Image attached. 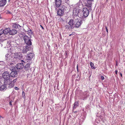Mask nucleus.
I'll return each mask as SVG.
<instances>
[{"label":"nucleus","instance_id":"nucleus-19","mask_svg":"<svg viewBox=\"0 0 125 125\" xmlns=\"http://www.w3.org/2000/svg\"><path fill=\"white\" fill-rule=\"evenodd\" d=\"M78 102H76L74 103L73 105V108L75 109L78 106Z\"/></svg>","mask_w":125,"mask_h":125},{"label":"nucleus","instance_id":"nucleus-24","mask_svg":"<svg viewBox=\"0 0 125 125\" xmlns=\"http://www.w3.org/2000/svg\"><path fill=\"white\" fill-rule=\"evenodd\" d=\"M22 95L23 96H25V93L24 91H23L22 92Z\"/></svg>","mask_w":125,"mask_h":125},{"label":"nucleus","instance_id":"nucleus-28","mask_svg":"<svg viewBox=\"0 0 125 125\" xmlns=\"http://www.w3.org/2000/svg\"><path fill=\"white\" fill-rule=\"evenodd\" d=\"M77 70L78 72H79V70H78V66L77 65Z\"/></svg>","mask_w":125,"mask_h":125},{"label":"nucleus","instance_id":"nucleus-21","mask_svg":"<svg viewBox=\"0 0 125 125\" xmlns=\"http://www.w3.org/2000/svg\"><path fill=\"white\" fill-rule=\"evenodd\" d=\"M10 70L12 71H16L15 67L12 66L10 68Z\"/></svg>","mask_w":125,"mask_h":125},{"label":"nucleus","instance_id":"nucleus-27","mask_svg":"<svg viewBox=\"0 0 125 125\" xmlns=\"http://www.w3.org/2000/svg\"><path fill=\"white\" fill-rule=\"evenodd\" d=\"M101 78L102 80H104V77L103 76H101Z\"/></svg>","mask_w":125,"mask_h":125},{"label":"nucleus","instance_id":"nucleus-14","mask_svg":"<svg viewBox=\"0 0 125 125\" xmlns=\"http://www.w3.org/2000/svg\"><path fill=\"white\" fill-rule=\"evenodd\" d=\"M29 48L28 46H26L24 48L23 50V52L24 53H26L29 51Z\"/></svg>","mask_w":125,"mask_h":125},{"label":"nucleus","instance_id":"nucleus-20","mask_svg":"<svg viewBox=\"0 0 125 125\" xmlns=\"http://www.w3.org/2000/svg\"><path fill=\"white\" fill-rule=\"evenodd\" d=\"M90 65L92 69H95V68L94 67V64L92 62H91L90 63Z\"/></svg>","mask_w":125,"mask_h":125},{"label":"nucleus","instance_id":"nucleus-13","mask_svg":"<svg viewBox=\"0 0 125 125\" xmlns=\"http://www.w3.org/2000/svg\"><path fill=\"white\" fill-rule=\"evenodd\" d=\"M92 4V2L87 1V3L85 5L88 7L91 8Z\"/></svg>","mask_w":125,"mask_h":125},{"label":"nucleus","instance_id":"nucleus-9","mask_svg":"<svg viewBox=\"0 0 125 125\" xmlns=\"http://www.w3.org/2000/svg\"><path fill=\"white\" fill-rule=\"evenodd\" d=\"M64 12V8H62L61 9H59L57 11L58 15L60 16L62 15L63 14Z\"/></svg>","mask_w":125,"mask_h":125},{"label":"nucleus","instance_id":"nucleus-39","mask_svg":"<svg viewBox=\"0 0 125 125\" xmlns=\"http://www.w3.org/2000/svg\"><path fill=\"white\" fill-rule=\"evenodd\" d=\"M1 117V116H0V119Z\"/></svg>","mask_w":125,"mask_h":125},{"label":"nucleus","instance_id":"nucleus-17","mask_svg":"<svg viewBox=\"0 0 125 125\" xmlns=\"http://www.w3.org/2000/svg\"><path fill=\"white\" fill-rule=\"evenodd\" d=\"M30 64L29 63L26 64L24 67V69L26 70H28L30 68Z\"/></svg>","mask_w":125,"mask_h":125},{"label":"nucleus","instance_id":"nucleus-31","mask_svg":"<svg viewBox=\"0 0 125 125\" xmlns=\"http://www.w3.org/2000/svg\"><path fill=\"white\" fill-rule=\"evenodd\" d=\"M40 26L42 28V29H43V30L44 29V28L43 27V26L42 25H40Z\"/></svg>","mask_w":125,"mask_h":125},{"label":"nucleus","instance_id":"nucleus-7","mask_svg":"<svg viewBox=\"0 0 125 125\" xmlns=\"http://www.w3.org/2000/svg\"><path fill=\"white\" fill-rule=\"evenodd\" d=\"M34 55L33 53H31L28 54L26 57V60L27 62L28 60H31L33 58Z\"/></svg>","mask_w":125,"mask_h":125},{"label":"nucleus","instance_id":"nucleus-41","mask_svg":"<svg viewBox=\"0 0 125 125\" xmlns=\"http://www.w3.org/2000/svg\"><path fill=\"white\" fill-rule=\"evenodd\" d=\"M14 24L16 25V24L15 23V24Z\"/></svg>","mask_w":125,"mask_h":125},{"label":"nucleus","instance_id":"nucleus-34","mask_svg":"<svg viewBox=\"0 0 125 125\" xmlns=\"http://www.w3.org/2000/svg\"><path fill=\"white\" fill-rule=\"evenodd\" d=\"M93 0H87V1H89L92 2Z\"/></svg>","mask_w":125,"mask_h":125},{"label":"nucleus","instance_id":"nucleus-4","mask_svg":"<svg viewBox=\"0 0 125 125\" xmlns=\"http://www.w3.org/2000/svg\"><path fill=\"white\" fill-rule=\"evenodd\" d=\"M24 40L27 45H31V42L30 38L26 35L24 36L23 38Z\"/></svg>","mask_w":125,"mask_h":125},{"label":"nucleus","instance_id":"nucleus-30","mask_svg":"<svg viewBox=\"0 0 125 125\" xmlns=\"http://www.w3.org/2000/svg\"><path fill=\"white\" fill-rule=\"evenodd\" d=\"M115 74H117V72H118V71H117V70H115Z\"/></svg>","mask_w":125,"mask_h":125},{"label":"nucleus","instance_id":"nucleus-16","mask_svg":"<svg viewBox=\"0 0 125 125\" xmlns=\"http://www.w3.org/2000/svg\"><path fill=\"white\" fill-rule=\"evenodd\" d=\"M6 85H2L0 87V90L1 91H4L6 89L7 87Z\"/></svg>","mask_w":125,"mask_h":125},{"label":"nucleus","instance_id":"nucleus-10","mask_svg":"<svg viewBox=\"0 0 125 125\" xmlns=\"http://www.w3.org/2000/svg\"><path fill=\"white\" fill-rule=\"evenodd\" d=\"M55 1L56 6L57 7H59L61 5V0H55Z\"/></svg>","mask_w":125,"mask_h":125},{"label":"nucleus","instance_id":"nucleus-22","mask_svg":"<svg viewBox=\"0 0 125 125\" xmlns=\"http://www.w3.org/2000/svg\"><path fill=\"white\" fill-rule=\"evenodd\" d=\"M3 31L2 30H0V36L3 33Z\"/></svg>","mask_w":125,"mask_h":125},{"label":"nucleus","instance_id":"nucleus-11","mask_svg":"<svg viewBox=\"0 0 125 125\" xmlns=\"http://www.w3.org/2000/svg\"><path fill=\"white\" fill-rule=\"evenodd\" d=\"M3 31V33L4 34H7L9 32H10V28H7L6 29H5L4 30H2Z\"/></svg>","mask_w":125,"mask_h":125},{"label":"nucleus","instance_id":"nucleus-15","mask_svg":"<svg viewBox=\"0 0 125 125\" xmlns=\"http://www.w3.org/2000/svg\"><path fill=\"white\" fill-rule=\"evenodd\" d=\"M10 76L12 77H14L16 75V71H12L10 74Z\"/></svg>","mask_w":125,"mask_h":125},{"label":"nucleus","instance_id":"nucleus-18","mask_svg":"<svg viewBox=\"0 0 125 125\" xmlns=\"http://www.w3.org/2000/svg\"><path fill=\"white\" fill-rule=\"evenodd\" d=\"M16 30H12L10 31V35H14L16 34Z\"/></svg>","mask_w":125,"mask_h":125},{"label":"nucleus","instance_id":"nucleus-8","mask_svg":"<svg viewBox=\"0 0 125 125\" xmlns=\"http://www.w3.org/2000/svg\"><path fill=\"white\" fill-rule=\"evenodd\" d=\"M11 82V79L10 78H8V79H4V83L5 85H7L10 84Z\"/></svg>","mask_w":125,"mask_h":125},{"label":"nucleus","instance_id":"nucleus-32","mask_svg":"<svg viewBox=\"0 0 125 125\" xmlns=\"http://www.w3.org/2000/svg\"><path fill=\"white\" fill-rule=\"evenodd\" d=\"M15 81V79H14V80H13V82L14 83H15V82H16V81Z\"/></svg>","mask_w":125,"mask_h":125},{"label":"nucleus","instance_id":"nucleus-12","mask_svg":"<svg viewBox=\"0 0 125 125\" xmlns=\"http://www.w3.org/2000/svg\"><path fill=\"white\" fill-rule=\"evenodd\" d=\"M6 3V0H2L0 1V6H2L5 5Z\"/></svg>","mask_w":125,"mask_h":125},{"label":"nucleus","instance_id":"nucleus-5","mask_svg":"<svg viewBox=\"0 0 125 125\" xmlns=\"http://www.w3.org/2000/svg\"><path fill=\"white\" fill-rule=\"evenodd\" d=\"M83 15L82 16L84 17H86L89 14V10L87 8H84L83 10Z\"/></svg>","mask_w":125,"mask_h":125},{"label":"nucleus","instance_id":"nucleus-23","mask_svg":"<svg viewBox=\"0 0 125 125\" xmlns=\"http://www.w3.org/2000/svg\"><path fill=\"white\" fill-rule=\"evenodd\" d=\"M16 29L18 28V29L19 28H21V26H20L19 25H18L16 24Z\"/></svg>","mask_w":125,"mask_h":125},{"label":"nucleus","instance_id":"nucleus-35","mask_svg":"<svg viewBox=\"0 0 125 125\" xmlns=\"http://www.w3.org/2000/svg\"><path fill=\"white\" fill-rule=\"evenodd\" d=\"M120 75H121V77H122V74L121 73H120Z\"/></svg>","mask_w":125,"mask_h":125},{"label":"nucleus","instance_id":"nucleus-25","mask_svg":"<svg viewBox=\"0 0 125 125\" xmlns=\"http://www.w3.org/2000/svg\"><path fill=\"white\" fill-rule=\"evenodd\" d=\"M4 63V62H3L2 61H1L0 62V65H2V64H3Z\"/></svg>","mask_w":125,"mask_h":125},{"label":"nucleus","instance_id":"nucleus-2","mask_svg":"<svg viewBox=\"0 0 125 125\" xmlns=\"http://www.w3.org/2000/svg\"><path fill=\"white\" fill-rule=\"evenodd\" d=\"M74 28H79L82 24V20L78 19V17L76 16H74Z\"/></svg>","mask_w":125,"mask_h":125},{"label":"nucleus","instance_id":"nucleus-43","mask_svg":"<svg viewBox=\"0 0 125 125\" xmlns=\"http://www.w3.org/2000/svg\"><path fill=\"white\" fill-rule=\"evenodd\" d=\"M17 74V73H16V74Z\"/></svg>","mask_w":125,"mask_h":125},{"label":"nucleus","instance_id":"nucleus-37","mask_svg":"<svg viewBox=\"0 0 125 125\" xmlns=\"http://www.w3.org/2000/svg\"><path fill=\"white\" fill-rule=\"evenodd\" d=\"M1 18V15H0V18Z\"/></svg>","mask_w":125,"mask_h":125},{"label":"nucleus","instance_id":"nucleus-3","mask_svg":"<svg viewBox=\"0 0 125 125\" xmlns=\"http://www.w3.org/2000/svg\"><path fill=\"white\" fill-rule=\"evenodd\" d=\"M74 19H71L68 22V24L65 25V27L67 29L71 30L74 28Z\"/></svg>","mask_w":125,"mask_h":125},{"label":"nucleus","instance_id":"nucleus-42","mask_svg":"<svg viewBox=\"0 0 125 125\" xmlns=\"http://www.w3.org/2000/svg\"><path fill=\"white\" fill-rule=\"evenodd\" d=\"M121 0V1H122L123 0Z\"/></svg>","mask_w":125,"mask_h":125},{"label":"nucleus","instance_id":"nucleus-33","mask_svg":"<svg viewBox=\"0 0 125 125\" xmlns=\"http://www.w3.org/2000/svg\"><path fill=\"white\" fill-rule=\"evenodd\" d=\"M19 89V88L16 87V90H18Z\"/></svg>","mask_w":125,"mask_h":125},{"label":"nucleus","instance_id":"nucleus-26","mask_svg":"<svg viewBox=\"0 0 125 125\" xmlns=\"http://www.w3.org/2000/svg\"><path fill=\"white\" fill-rule=\"evenodd\" d=\"M105 28L107 32V33H108V29L107 28V27L106 26H105Z\"/></svg>","mask_w":125,"mask_h":125},{"label":"nucleus","instance_id":"nucleus-29","mask_svg":"<svg viewBox=\"0 0 125 125\" xmlns=\"http://www.w3.org/2000/svg\"><path fill=\"white\" fill-rule=\"evenodd\" d=\"M11 101H10L9 102V104H10V105H11V106H12V104H11Z\"/></svg>","mask_w":125,"mask_h":125},{"label":"nucleus","instance_id":"nucleus-40","mask_svg":"<svg viewBox=\"0 0 125 125\" xmlns=\"http://www.w3.org/2000/svg\"><path fill=\"white\" fill-rule=\"evenodd\" d=\"M17 32H16V34L17 33V31L16 30Z\"/></svg>","mask_w":125,"mask_h":125},{"label":"nucleus","instance_id":"nucleus-38","mask_svg":"<svg viewBox=\"0 0 125 125\" xmlns=\"http://www.w3.org/2000/svg\"><path fill=\"white\" fill-rule=\"evenodd\" d=\"M14 88L15 90H16V87H15Z\"/></svg>","mask_w":125,"mask_h":125},{"label":"nucleus","instance_id":"nucleus-36","mask_svg":"<svg viewBox=\"0 0 125 125\" xmlns=\"http://www.w3.org/2000/svg\"><path fill=\"white\" fill-rule=\"evenodd\" d=\"M116 65L117 66H118V64L117 62L116 64Z\"/></svg>","mask_w":125,"mask_h":125},{"label":"nucleus","instance_id":"nucleus-6","mask_svg":"<svg viewBox=\"0 0 125 125\" xmlns=\"http://www.w3.org/2000/svg\"><path fill=\"white\" fill-rule=\"evenodd\" d=\"M2 77L4 79L10 78V75L9 72L8 71L5 72L3 73Z\"/></svg>","mask_w":125,"mask_h":125},{"label":"nucleus","instance_id":"nucleus-1","mask_svg":"<svg viewBox=\"0 0 125 125\" xmlns=\"http://www.w3.org/2000/svg\"><path fill=\"white\" fill-rule=\"evenodd\" d=\"M20 53H17L16 54V60L17 61H20L19 62H20L17 63V65H16V68L18 69H21L23 68L24 63V61L21 59L22 56L20 55Z\"/></svg>","mask_w":125,"mask_h":125}]
</instances>
